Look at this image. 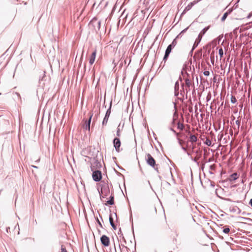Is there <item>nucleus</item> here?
<instances>
[{"label": "nucleus", "mask_w": 252, "mask_h": 252, "mask_svg": "<svg viewBox=\"0 0 252 252\" xmlns=\"http://www.w3.org/2000/svg\"><path fill=\"white\" fill-rule=\"evenodd\" d=\"M89 114H90V117H89L88 121H86L83 125V128L84 129H86V130H90V129L91 121V119L93 117V114L91 113H90Z\"/></svg>", "instance_id": "8"}, {"label": "nucleus", "mask_w": 252, "mask_h": 252, "mask_svg": "<svg viewBox=\"0 0 252 252\" xmlns=\"http://www.w3.org/2000/svg\"><path fill=\"white\" fill-rule=\"evenodd\" d=\"M203 74L205 76H209L210 74V72L209 71H205Z\"/></svg>", "instance_id": "25"}, {"label": "nucleus", "mask_w": 252, "mask_h": 252, "mask_svg": "<svg viewBox=\"0 0 252 252\" xmlns=\"http://www.w3.org/2000/svg\"><path fill=\"white\" fill-rule=\"evenodd\" d=\"M238 178V175L236 173H233L232 175H231L230 177V181H234L236 180Z\"/></svg>", "instance_id": "10"}, {"label": "nucleus", "mask_w": 252, "mask_h": 252, "mask_svg": "<svg viewBox=\"0 0 252 252\" xmlns=\"http://www.w3.org/2000/svg\"><path fill=\"white\" fill-rule=\"evenodd\" d=\"M191 84V81L190 79H188V78H186L185 79V85L187 87H188V88H189L190 85Z\"/></svg>", "instance_id": "14"}, {"label": "nucleus", "mask_w": 252, "mask_h": 252, "mask_svg": "<svg viewBox=\"0 0 252 252\" xmlns=\"http://www.w3.org/2000/svg\"><path fill=\"white\" fill-rule=\"evenodd\" d=\"M177 41H176V39H175L172 41V43L170 44L169 45H168V46L167 47V48L165 51V55H164V56L163 58V61H164V62H165L166 61L170 53L171 52L172 49H173L175 47V46L177 45Z\"/></svg>", "instance_id": "3"}, {"label": "nucleus", "mask_w": 252, "mask_h": 252, "mask_svg": "<svg viewBox=\"0 0 252 252\" xmlns=\"http://www.w3.org/2000/svg\"><path fill=\"white\" fill-rule=\"evenodd\" d=\"M178 89H179V83L177 81L175 85V91H176V90H178Z\"/></svg>", "instance_id": "24"}, {"label": "nucleus", "mask_w": 252, "mask_h": 252, "mask_svg": "<svg viewBox=\"0 0 252 252\" xmlns=\"http://www.w3.org/2000/svg\"><path fill=\"white\" fill-rule=\"evenodd\" d=\"M109 221H110V224H111V225L112 227L114 229H116V225L114 224V222H113V218H112V216H110L109 217Z\"/></svg>", "instance_id": "12"}, {"label": "nucleus", "mask_w": 252, "mask_h": 252, "mask_svg": "<svg viewBox=\"0 0 252 252\" xmlns=\"http://www.w3.org/2000/svg\"><path fill=\"white\" fill-rule=\"evenodd\" d=\"M250 204L251 205V206H252V198L250 200Z\"/></svg>", "instance_id": "28"}, {"label": "nucleus", "mask_w": 252, "mask_h": 252, "mask_svg": "<svg viewBox=\"0 0 252 252\" xmlns=\"http://www.w3.org/2000/svg\"><path fill=\"white\" fill-rule=\"evenodd\" d=\"M97 221L98 224L100 225V226L101 227H102V225L98 219H97Z\"/></svg>", "instance_id": "26"}, {"label": "nucleus", "mask_w": 252, "mask_h": 252, "mask_svg": "<svg viewBox=\"0 0 252 252\" xmlns=\"http://www.w3.org/2000/svg\"><path fill=\"white\" fill-rule=\"evenodd\" d=\"M91 170L93 171L92 177L93 180L95 182L100 181L102 179V174L101 171L99 170L94 171L93 167H91Z\"/></svg>", "instance_id": "4"}, {"label": "nucleus", "mask_w": 252, "mask_h": 252, "mask_svg": "<svg viewBox=\"0 0 252 252\" xmlns=\"http://www.w3.org/2000/svg\"><path fill=\"white\" fill-rule=\"evenodd\" d=\"M61 252H67L65 247L64 245L61 246Z\"/></svg>", "instance_id": "21"}, {"label": "nucleus", "mask_w": 252, "mask_h": 252, "mask_svg": "<svg viewBox=\"0 0 252 252\" xmlns=\"http://www.w3.org/2000/svg\"><path fill=\"white\" fill-rule=\"evenodd\" d=\"M219 54L220 56V59H221L223 57V49H222V48H220L219 49Z\"/></svg>", "instance_id": "18"}, {"label": "nucleus", "mask_w": 252, "mask_h": 252, "mask_svg": "<svg viewBox=\"0 0 252 252\" xmlns=\"http://www.w3.org/2000/svg\"><path fill=\"white\" fill-rule=\"evenodd\" d=\"M149 215L151 217L153 218L156 220H158L159 218H161L162 219L165 218V216L162 213L159 214L157 213V209L155 206H152L149 209Z\"/></svg>", "instance_id": "1"}, {"label": "nucleus", "mask_w": 252, "mask_h": 252, "mask_svg": "<svg viewBox=\"0 0 252 252\" xmlns=\"http://www.w3.org/2000/svg\"><path fill=\"white\" fill-rule=\"evenodd\" d=\"M113 145L117 152L120 151V147L121 145V142L119 138H115L113 140Z\"/></svg>", "instance_id": "5"}, {"label": "nucleus", "mask_w": 252, "mask_h": 252, "mask_svg": "<svg viewBox=\"0 0 252 252\" xmlns=\"http://www.w3.org/2000/svg\"><path fill=\"white\" fill-rule=\"evenodd\" d=\"M189 139H190V141L191 142H195L197 141V137L194 135H190Z\"/></svg>", "instance_id": "15"}, {"label": "nucleus", "mask_w": 252, "mask_h": 252, "mask_svg": "<svg viewBox=\"0 0 252 252\" xmlns=\"http://www.w3.org/2000/svg\"><path fill=\"white\" fill-rule=\"evenodd\" d=\"M230 231V229L228 227H226L223 229V232L225 233L228 234Z\"/></svg>", "instance_id": "22"}, {"label": "nucleus", "mask_w": 252, "mask_h": 252, "mask_svg": "<svg viewBox=\"0 0 252 252\" xmlns=\"http://www.w3.org/2000/svg\"><path fill=\"white\" fill-rule=\"evenodd\" d=\"M252 16V13H250L248 16H247V18H250L251 16Z\"/></svg>", "instance_id": "27"}, {"label": "nucleus", "mask_w": 252, "mask_h": 252, "mask_svg": "<svg viewBox=\"0 0 252 252\" xmlns=\"http://www.w3.org/2000/svg\"><path fill=\"white\" fill-rule=\"evenodd\" d=\"M114 203V197L113 196H111L110 197V199L109 200H108L106 203H105V204H109V205H113Z\"/></svg>", "instance_id": "13"}, {"label": "nucleus", "mask_w": 252, "mask_h": 252, "mask_svg": "<svg viewBox=\"0 0 252 252\" xmlns=\"http://www.w3.org/2000/svg\"><path fill=\"white\" fill-rule=\"evenodd\" d=\"M96 50H94L90 56L89 58V61L90 65H92L94 63L96 58Z\"/></svg>", "instance_id": "7"}, {"label": "nucleus", "mask_w": 252, "mask_h": 252, "mask_svg": "<svg viewBox=\"0 0 252 252\" xmlns=\"http://www.w3.org/2000/svg\"><path fill=\"white\" fill-rule=\"evenodd\" d=\"M100 241L104 247H108L110 245V239L106 235H102L100 238Z\"/></svg>", "instance_id": "6"}, {"label": "nucleus", "mask_w": 252, "mask_h": 252, "mask_svg": "<svg viewBox=\"0 0 252 252\" xmlns=\"http://www.w3.org/2000/svg\"><path fill=\"white\" fill-rule=\"evenodd\" d=\"M231 11V10H228L223 14V16L221 18V21L223 22L225 21L228 14L230 13Z\"/></svg>", "instance_id": "11"}, {"label": "nucleus", "mask_w": 252, "mask_h": 252, "mask_svg": "<svg viewBox=\"0 0 252 252\" xmlns=\"http://www.w3.org/2000/svg\"><path fill=\"white\" fill-rule=\"evenodd\" d=\"M145 160L148 165L158 171V165L156 164L155 159L150 154H147L146 155Z\"/></svg>", "instance_id": "2"}, {"label": "nucleus", "mask_w": 252, "mask_h": 252, "mask_svg": "<svg viewBox=\"0 0 252 252\" xmlns=\"http://www.w3.org/2000/svg\"><path fill=\"white\" fill-rule=\"evenodd\" d=\"M190 4H191V5H193V3H192V2H191V3H190Z\"/></svg>", "instance_id": "29"}, {"label": "nucleus", "mask_w": 252, "mask_h": 252, "mask_svg": "<svg viewBox=\"0 0 252 252\" xmlns=\"http://www.w3.org/2000/svg\"><path fill=\"white\" fill-rule=\"evenodd\" d=\"M121 129L120 128V126L117 128V130L116 132V135L118 137H120L121 136Z\"/></svg>", "instance_id": "19"}, {"label": "nucleus", "mask_w": 252, "mask_h": 252, "mask_svg": "<svg viewBox=\"0 0 252 252\" xmlns=\"http://www.w3.org/2000/svg\"><path fill=\"white\" fill-rule=\"evenodd\" d=\"M236 101H237V100H236V97L234 96H233V95H231V102L232 103H235Z\"/></svg>", "instance_id": "20"}, {"label": "nucleus", "mask_w": 252, "mask_h": 252, "mask_svg": "<svg viewBox=\"0 0 252 252\" xmlns=\"http://www.w3.org/2000/svg\"><path fill=\"white\" fill-rule=\"evenodd\" d=\"M109 115H110V113H108V111H107V112L106 113L105 116L103 119V121L102 122V125L103 126L104 125L106 126L107 125Z\"/></svg>", "instance_id": "9"}, {"label": "nucleus", "mask_w": 252, "mask_h": 252, "mask_svg": "<svg viewBox=\"0 0 252 252\" xmlns=\"http://www.w3.org/2000/svg\"><path fill=\"white\" fill-rule=\"evenodd\" d=\"M205 144H206L207 145H208V146H211V144H212V142H211V140H209V139H207V140H206Z\"/></svg>", "instance_id": "23"}, {"label": "nucleus", "mask_w": 252, "mask_h": 252, "mask_svg": "<svg viewBox=\"0 0 252 252\" xmlns=\"http://www.w3.org/2000/svg\"><path fill=\"white\" fill-rule=\"evenodd\" d=\"M179 236V233H178V232L177 231H175L174 232V233L172 236V238H173V240L174 241H175L176 242L177 241V237H178Z\"/></svg>", "instance_id": "16"}, {"label": "nucleus", "mask_w": 252, "mask_h": 252, "mask_svg": "<svg viewBox=\"0 0 252 252\" xmlns=\"http://www.w3.org/2000/svg\"><path fill=\"white\" fill-rule=\"evenodd\" d=\"M184 127V125L182 123H180L179 122L178 123V128L180 129V130H182L183 129Z\"/></svg>", "instance_id": "17"}]
</instances>
